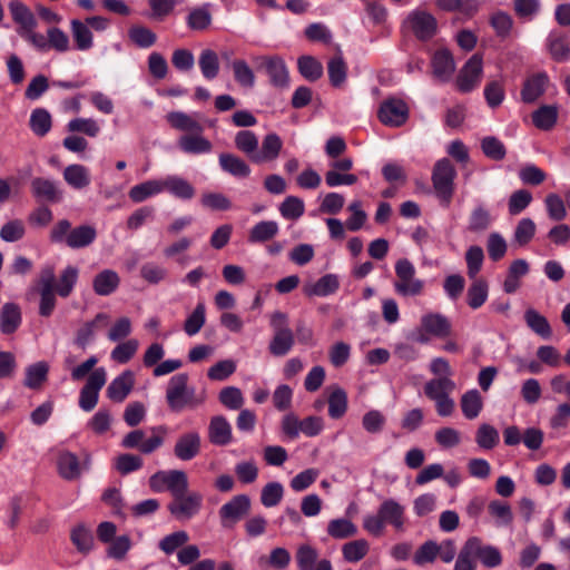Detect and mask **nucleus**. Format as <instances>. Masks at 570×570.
Here are the masks:
<instances>
[{"mask_svg": "<svg viewBox=\"0 0 570 570\" xmlns=\"http://www.w3.org/2000/svg\"><path fill=\"white\" fill-rule=\"evenodd\" d=\"M456 170L448 158H442L434 164L432 170V185L441 206L448 208L454 195V179Z\"/></svg>", "mask_w": 570, "mask_h": 570, "instance_id": "1", "label": "nucleus"}, {"mask_svg": "<svg viewBox=\"0 0 570 570\" xmlns=\"http://www.w3.org/2000/svg\"><path fill=\"white\" fill-rule=\"evenodd\" d=\"M415 267L407 258H400L395 263L396 282L395 292L402 296H417L424 289V282L415 278Z\"/></svg>", "mask_w": 570, "mask_h": 570, "instance_id": "2", "label": "nucleus"}, {"mask_svg": "<svg viewBox=\"0 0 570 570\" xmlns=\"http://www.w3.org/2000/svg\"><path fill=\"white\" fill-rule=\"evenodd\" d=\"M258 71H264L269 83L278 89L289 87V71L285 60L279 56H258L254 59Z\"/></svg>", "mask_w": 570, "mask_h": 570, "instance_id": "3", "label": "nucleus"}, {"mask_svg": "<svg viewBox=\"0 0 570 570\" xmlns=\"http://www.w3.org/2000/svg\"><path fill=\"white\" fill-rule=\"evenodd\" d=\"M149 487L154 492L169 491L175 497L179 492H187L188 478L180 470L158 471L150 476Z\"/></svg>", "mask_w": 570, "mask_h": 570, "instance_id": "4", "label": "nucleus"}, {"mask_svg": "<svg viewBox=\"0 0 570 570\" xmlns=\"http://www.w3.org/2000/svg\"><path fill=\"white\" fill-rule=\"evenodd\" d=\"M203 505V495L198 492H179L173 497L168 511L178 521H188L197 515Z\"/></svg>", "mask_w": 570, "mask_h": 570, "instance_id": "5", "label": "nucleus"}, {"mask_svg": "<svg viewBox=\"0 0 570 570\" xmlns=\"http://www.w3.org/2000/svg\"><path fill=\"white\" fill-rule=\"evenodd\" d=\"M250 510V499L246 494L235 495L223 504L218 511L220 524L225 529L233 528Z\"/></svg>", "mask_w": 570, "mask_h": 570, "instance_id": "6", "label": "nucleus"}, {"mask_svg": "<svg viewBox=\"0 0 570 570\" xmlns=\"http://www.w3.org/2000/svg\"><path fill=\"white\" fill-rule=\"evenodd\" d=\"M377 117L385 126L401 127L409 119V107L402 99L389 98L380 105Z\"/></svg>", "mask_w": 570, "mask_h": 570, "instance_id": "7", "label": "nucleus"}, {"mask_svg": "<svg viewBox=\"0 0 570 570\" xmlns=\"http://www.w3.org/2000/svg\"><path fill=\"white\" fill-rule=\"evenodd\" d=\"M189 376L187 373L173 375L166 387V402L171 412L179 413L185 410Z\"/></svg>", "mask_w": 570, "mask_h": 570, "instance_id": "8", "label": "nucleus"}, {"mask_svg": "<svg viewBox=\"0 0 570 570\" xmlns=\"http://www.w3.org/2000/svg\"><path fill=\"white\" fill-rule=\"evenodd\" d=\"M406 24L414 36L421 41L432 39L438 30L436 19L425 11H414L410 13L406 19Z\"/></svg>", "mask_w": 570, "mask_h": 570, "instance_id": "9", "label": "nucleus"}, {"mask_svg": "<svg viewBox=\"0 0 570 570\" xmlns=\"http://www.w3.org/2000/svg\"><path fill=\"white\" fill-rule=\"evenodd\" d=\"M30 190L36 200L40 203L58 204L63 196L59 184L45 177H35L30 183Z\"/></svg>", "mask_w": 570, "mask_h": 570, "instance_id": "10", "label": "nucleus"}, {"mask_svg": "<svg viewBox=\"0 0 570 570\" xmlns=\"http://www.w3.org/2000/svg\"><path fill=\"white\" fill-rule=\"evenodd\" d=\"M482 75V57L473 55L459 72L456 83L461 92L472 91L480 82Z\"/></svg>", "mask_w": 570, "mask_h": 570, "instance_id": "11", "label": "nucleus"}, {"mask_svg": "<svg viewBox=\"0 0 570 570\" xmlns=\"http://www.w3.org/2000/svg\"><path fill=\"white\" fill-rule=\"evenodd\" d=\"M298 570H333L328 559L318 560L317 550L309 544H301L295 553Z\"/></svg>", "mask_w": 570, "mask_h": 570, "instance_id": "12", "label": "nucleus"}, {"mask_svg": "<svg viewBox=\"0 0 570 570\" xmlns=\"http://www.w3.org/2000/svg\"><path fill=\"white\" fill-rule=\"evenodd\" d=\"M468 542L475 560H479L484 567L497 568L502 563V554L497 547L483 543L479 537H470Z\"/></svg>", "mask_w": 570, "mask_h": 570, "instance_id": "13", "label": "nucleus"}, {"mask_svg": "<svg viewBox=\"0 0 570 570\" xmlns=\"http://www.w3.org/2000/svg\"><path fill=\"white\" fill-rule=\"evenodd\" d=\"M208 441L216 446H226L233 441V429L224 415L210 419L207 429Z\"/></svg>", "mask_w": 570, "mask_h": 570, "instance_id": "14", "label": "nucleus"}, {"mask_svg": "<svg viewBox=\"0 0 570 570\" xmlns=\"http://www.w3.org/2000/svg\"><path fill=\"white\" fill-rule=\"evenodd\" d=\"M202 439L198 432L181 434L174 448V454L181 461H190L200 452Z\"/></svg>", "mask_w": 570, "mask_h": 570, "instance_id": "15", "label": "nucleus"}, {"mask_svg": "<svg viewBox=\"0 0 570 570\" xmlns=\"http://www.w3.org/2000/svg\"><path fill=\"white\" fill-rule=\"evenodd\" d=\"M549 77L546 72H538L528 77L521 89V100L524 104L535 102L546 91Z\"/></svg>", "mask_w": 570, "mask_h": 570, "instance_id": "16", "label": "nucleus"}, {"mask_svg": "<svg viewBox=\"0 0 570 570\" xmlns=\"http://www.w3.org/2000/svg\"><path fill=\"white\" fill-rule=\"evenodd\" d=\"M135 384V375L131 371L126 370L115 377L107 387V397L114 402H122L131 392Z\"/></svg>", "mask_w": 570, "mask_h": 570, "instance_id": "17", "label": "nucleus"}, {"mask_svg": "<svg viewBox=\"0 0 570 570\" xmlns=\"http://www.w3.org/2000/svg\"><path fill=\"white\" fill-rule=\"evenodd\" d=\"M340 279L335 274H326L314 283H306L303 286V293L307 297H326L337 292Z\"/></svg>", "mask_w": 570, "mask_h": 570, "instance_id": "18", "label": "nucleus"}, {"mask_svg": "<svg viewBox=\"0 0 570 570\" xmlns=\"http://www.w3.org/2000/svg\"><path fill=\"white\" fill-rule=\"evenodd\" d=\"M22 323L21 308L18 304L8 302L0 309V332L11 335L17 332Z\"/></svg>", "mask_w": 570, "mask_h": 570, "instance_id": "19", "label": "nucleus"}, {"mask_svg": "<svg viewBox=\"0 0 570 570\" xmlns=\"http://www.w3.org/2000/svg\"><path fill=\"white\" fill-rule=\"evenodd\" d=\"M431 65L434 77L443 82L450 80L455 70L453 56L448 49L436 50L432 57Z\"/></svg>", "mask_w": 570, "mask_h": 570, "instance_id": "20", "label": "nucleus"}, {"mask_svg": "<svg viewBox=\"0 0 570 570\" xmlns=\"http://www.w3.org/2000/svg\"><path fill=\"white\" fill-rule=\"evenodd\" d=\"M422 330L436 337H445L451 334L450 321L440 313H429L421 318Z\"/></svg>", "mask_w": 570, "mask_h": 570, "instance_id": "21", "label": "nucleus"}, {"mask_svg": "<svg viewBox=\"0 0 570 570\" xmlns=\"http://www.w3.org/2000/svg\"><path fill=\"white\" fill-rule=\"evenodd\" d=\"M283 147V141L275 132L267 134L262 142V149L254 155L253 163L262 164L275 160Z\"/></svg>", "mask_w": 570, "mask_h": 570, "instance_id": "22", "label": "nucleus"}, {"mask_svg": "<svg viewBox=\"0 0 570 570\" xmlns=\"http://www.w3.org/2000/svg\"><path fill=\"white\" fill-rule=\"evenodd\" d=\"M218 161L223 171L236 178H247L250 175L252 170L247 163L234 154L223 153Z\"/></svg>", "mask_w": 570, "mask_h": 570, "instance_id": "23", "label": "nucleus"}, {"mask_svg": "<svg viewBox=\"0 0 570 570\" xmlns=\"http://www.w3.org/2000/svg\"><path fill=\"white\" fill-rule=\"evenodd\" d=\"M404 507L393 499L382 502L379 512L384 523L393 525L396 530H401L404 525Z\"/></svg>", "mask_w": 570, "mask_h": 570, "instance_id": "24", "label": "nucleus"}, {"mask_svg": "<svg viewBox=\"0 0 570 570\" xmlns=\"http://www.w3.org/2000/svg\"><path fill=\"white\" fill-rule=\"evenodd\" d=\"M178 147L185 154L202 155L210 153L213 144L200 134H191L181 136L178 140Z\"/></svg>", "mask_w": 570, "mask_h": 570, "instance_id": "25", "label": "nucleus"}, {"mask_svg": "<svg viewBox=\"0 0 570 570\" xmlns=\"http://www.w3.org/2000/svg\"><path fill=\"white\" fill-rule=\"evenodd\" d=\"M527 326L538 336L543 340H550L552 336V328L546 316L540 314L537 309L530 307L525 309L523 315Z\"/></svg>", "mask_w": 570, "mask_h": 570, "instance_id": "26", "label": "nucleus"}, {"mask_svg": "<svg viewBox=\"0 0 570 570\" xmlns=\"http://www.w3.org/2000/svg\"><path fill=\"white\" fill-rule=\"evenodd\" d=\"M120 278L115 271L104 269L95 276L92 287L97 295L108 296L118 288Z\"/></svg>", "mask_w": 570, "mask_h": 570, "instance_id": "27", "label": "nucleus"}, {"mask_svg": "<svg viewBox=\"0 0 570 570\" xmlns=\"http://www.w3.org/2000/svg\"><path fill=\"white\" fill-rule=\"evenodd\" d=\"M58 471L62 479L72 481L80 476L81 466L76 454L69 451L60 453L58 458Z\"/></svg>", "mask_w": 570, "mask_h": 570, "instance_id": "28", "label": "nucleus"}, {"mask_svg": "<svg viewBox=\"0 0 570 570\" xmlns=\"http://www.w3.org/2000/svg\"><path fill=\"white\" fill-rule=\"evenodd\" d=\"M63 179L75 189L86 188L91 181L89 169L79 164L67 166L63 170Z\"/></svg>", "mask_w": 570, "mask_h": 570, "instance_id": "29", "label": "nucleus"}, {"mask_svg": "<svg viewBox=\"0 0 570 570\" xmlns=\"http://www.w3.org/2000/svg\"><path fill=\"white\" fill-rule=\"evenodd\" d=\"M198 66L206 80H214L218 76L220 69L217 52L212 49L202 50L198 57Z\"/></svg>", "mask_w": 570, "mask_h": 570, "instance_id": "30", "label": "nucleus"}, {"mask_svg": "<svg viewBox=\"0 0 570 570\" xmlns=\"http://www.w3.org/2000/svg\"><path fill=\"white\" fill-rule=\"evenodd\" d=\"M166 119L173 128L180 131L202 134L204 130L197 120L183 111H171L166 116Z\"/></svg>", "mask_w": 570, "mask_h": 570, "instance_id": "31", "label": "nucleus"}, {"mask_svg": "<svg viewBox=\"0 0 570 570\" xmlns=\"http://www.w3.org/2000/svg\"><path fill=\"white\" fill-rule=\"evenodd\" d=\"M278 224L274 220H262L255 224L248 234V242L261 244L273 239L278 234Z\"/></svg>", "mask_w": 570, "mask_h": 570, "instance_id": "32", "label": "nucleus"}, {"mask_svg": "<svg viewBox=\"0 0 570 570\" xmlns=\"http://www.w3.org/2000/svg\"><path fill=\"white\" fill-rule=\"evenodd\" d=\"M164 190L161 180H146L141 184L132 186L128 193L129 198L138 204L142 203L149 197L160 194Z\"/></svg>", "mask_w": 570, "mask_h": 570, "instance_id": "33", "label": "nucleus"}, {"mask_svg": "<svg viewBox=\"0 0 570 570\" xmlns=\"http://www.w3.org/2000/svg\"><path fill=\"white\" fill-rule=\"evenodd\" d=\"M454 387L455 383L451 379L441 376L426 382L424 393L430 400L439 401V399L449 396Z\"/></svg>", "mask_w": 570, "mask_h": 570, "instance_id": "34", "label": "nucleus"}, {"mask_svg": "<svg viewBox=\"0 0 570 570\" xmlns=\"http://www.w3.org/2000/svg\"><path fill=\"white\" fill-rule=\"evenodd\" d=\"M97 237L96 229L90 225L78 226L68 234L67 246L70 248H83L89 246Z\"/></svg>", "mask_w": 570, "mask_h": 570, "instance_id": "35", "label": "nucleus"}, {"mask_svg": "<svg viewBox=\"0 0 570 570\" xmlns=\"http://www.w3.org/2000/svg\"><path fill=\"white\" fill-rule=\"evenodd\" d=\"M108 316L105 313H98L96 317L85 323L76 334L75 344L85 350L95 338V331L100 323H107Z\"/></svg>", "mask_w": 570, "mask_h": 570, "instance_id": "36", "label": "nucleus"}, {"mask_svg": "<svg viewBox=\"0 0 570 570\" xmlns=\"http://www.w3.org/2000/svg\"><path fill=\"white\" fill-rule=\"evenodd\" d=\"M9 10L12 20L19 24L17 30H26L35 28L37 24L36 18L31 10L21 1L13 0L9 3Z\"/></svg>", "mask_w": 570, "mask_h": 570, "instance_id": "37", "label": "nucleus"}, {"mask_svg": "<svg viewBox=\"0 0 570 570\" xmlns=\"http://www.w3.org/2000/svg\"><path fill=\"white\" fill-rule=\"evenodd\" d=\"M461 410L465 419L473 420L483 409V401L476 389L466 391L460 401Z\"/></svg>", "mask_w": 570, "mask_h": 570, "instance_id": "38", "label": "nucleus"}, {"mask_svg": "<svg viewBox=\"0 0 570 570\" xmlns=\"http://www.w3.org/2000/svg\"><path fill=\"white\" fill-rule=\"evenodd\" d=\"M295 337L292 330H279L269 342V353L274 356H285L293 347Z\"/></svg>", "mask_w": 570, "mask_h": 570, "instance_id": "39", "label": "nucleus"}, {"mask_svg": "<svg viewBox=\"0 0 570 570\" xmlns=\"http://www.w3.org/2000/svg\"><path fill=\"white\" fill-rule=\"evenodd\" d=\"M164 190L180 199H191L195 196V188L184 178L178 176H168L161 180Z\"/></svg>", "mask_w": 570, "mask_h": 570, "instance_id": "40", "label": "nucleus"}, {"mask_svg": "<svg viewBox=\"0 0 570 570\" xmlns=\"http://www.w3.org/2000/svg\"><path fill=\"white\" fill-rule=\"evenodd\" d=\"M489 285L483 278H474L466 292V303L472 309L480 308L488 299Z\"/></svg>", "mask_w": 570, "mask_h": 570, "instance_id": "41", "label": "nucleus"}, {"mask_svg": "<svg viewBox=\"0 0 570 570\" xmlns=\"http://www.w3.org/2000/svg\"><path fill=\"white\" fill-rule=\"evenodd\" d=\"M49 366L46 362H37L26 368L24 386L31 390H38L47 381Z\"/></svg>", "mask_w": 570, "mask_h": 570, "instance_id": "42", "label": "nucleus"}, {"mask_svg": "<svg viewBox=\"0 0 570 570\" xmlns=\"http://www.w3.org/2000/svg\"><path fill=\"white\" fill-rule=\"evenodd\" d=\"M78 275V268L72 265H68L61 272L58 283L55 285V291L57 295H59L62 298L69 297L77 284Z\"/></svg>", "mask_w": 570, "mask_h": 570, "instance_id": "43", "label": "nucleus"}, {"mask_svg": "<svg viewBox=\"0 0 570 570\" xmlns=\"http://www.w3.org/2000/svg\"><path fill=\"white\" fill-rule=\"evenodd\" d=\"M235 81L243 88L252 89L255 86V73L244 59H235L230 62Z\"/></svg>", "mask_w": 570, "mask_h": 570, "instance_id": "44", "label": "nucleus"}, {"mask_svg": "<svg viewBox=\"0 0 570 570\" xmlns=\"http://www.w3.org/2000/svg\"><path fill=\"white\" fill-rule=\"evenodd\" d=\"M297 69L302 77L311 82L323 76V65L313 56H301L297 60Z\"/></svg>", "mask_w": 570, "mask_h": 570, "instance_id": "45", "label": "nucleus"}, {"mask_svg": "<svg viewBox=\"0 0 570 570\" xmlns=\"http://www.w3.org/2000/svg\"><path fill=\"white\" fill-rule=\"evenodd\" d=\"M51 115L45 108H36L30 115L29 126L32 132L39 137L46 136L51 129Z\"/></svg>", "mask_w": 570, "mask_h": 570, "instance_id": "46", "label": "nucleus"}, {"mask_svg": "<svg viewBox=\"0 0 570 570\" xmlns=\"http://www.w3.org/2000/svg\"><path fill=\"white\" fill-rule=\"evenodd\" d=\"M558 109L554 106L544 105L533 111L532 121L541 130H550L557 122Z\"/></svg>", "mask_w": 570, "mask_h": 570, "instance_id": "47", "label": "nucleus"}, {"mask_svg": "<svg viewBox=\"0 0 570 570\" xmlns=\"http://www.w3.org/2000/svg\"><path fill=\"white\" fill-rule=\"evenodd\" d=\"M327 73L333 87H341L345 82L347 66L341 53L330 59L327 62Z\"/></svg>", "mask_w": 570, "mask_h": 570, "instance_id": "48", "label": "nucleus"}, {"mask_svg": "<svg viewBox=\"0 0 570 570\" xmlns=\"http://www.w3.org/2000/svg\"><path fill=\"white\" fill-rule=\"evenodd\" d=\"M327 533L333 539H346L354 537L357 533V528L348 519H333L327 524Z\"/></svg>", "mask_w": 570, "mask_h": 570, "instance_id": "49", "label": "nucleus"}, {"mask_svg": "<svg viewBox=\"0 0 570 570\" xmlns=\"http://www.w3.org/2000/svg\"><path fill=\"white\" fill-rule=\"evenodd\" d=\"M189 541V534L184 531H175L165 535L159 542L158 548L167 556L173 554L179 548L181 549Z\"/></svg>", "mask_w": 570, "mask_h": 570, "instance_id": "50", "label": "nucleus"}, {"mask_svg": "<svg viewBox=\"0 0 570 570\" xmlns=\"http://www.w3.org/2000/svg\"><path fill=\"white\" fill-rule=\"evenodd\" d=\"M71 32L78 50L86 51L92 47V32L80 20L71 21Z\"/></svg>", "mask_w": 570, "mask_h": 570, "instance_id": "51", "label": "nucleus"}, {"mask_svg": "<svg viewBox=\"0 0 570 570\" xmlns=\"http://www.w3.org/2000/svg\"><path fill=\"white\" fill-rule=\"evenodd\" d=\"M235 146L253 161V157L258 149V138L250 130H240L235 136Z\"/></svg>", "mask_w": 570, "mask_h": 570, "instance_id": "52", "label": "nucleus"}, {"mask_svg": "<svg viewBox=\"0 0 570 570\" xmlns=\"http://www.w3.org/2000/svg\"><path fill=\"white\" fill-rule=\"evenodd\" d=\"M347 410V394L341 389L336 387L328 396V415L337 420L341 419Z\"/></svg>", "mask_w": 570, "mask_h": 570, "instance_id": "53", "label": "nucleus"}, {"mask_svg": "<svg viewBox=\"0 0 570 570\" xmlns=\"http://www.w3.org/2000/svg\"><path fill=\"white\" fill-rule=\"evenodd\" d=\"M488 511L491 517L497 519L498 527H507L512 523L513 513L509 503L500 500H492L488 504Z\"/></svg>", "mask_w": 570, "mask_h": 570, "instance_id": "54", "label": "nucleus"}, {"mask_svg": "<svg viewBox=\"0 0 570 570\" xmlns=\"http://www.w3.org/2000/svg\"><path fill=\"white\" fill-rule=\"evenodd\" d=\"M305 205L303 199L297 196H287L279 205V213L287 220H296L303 216Z\"/></svg>", "mask_w": 570, "mask_h": 570, "instance_id": "55", "label": "nucleus"}, {"mask_svg": "<svg viewBox=\"0 0 570 570\" xmlns=\"http://www.w3.org/2000/svg\"><path fill=\"white\" fill-rule=\"evenodd\" d=\"M206 322V307L204 303H198L184 323V331L188 336L199 333Z\"/></svg>", "mask_w": 570, "mask_h": 570, "instance_id": "56", "label": "nucleus"}, {"mask_svg": "<svg viewBox=\"0 0 570 570\" xmlns=\"http://www.w3.org/2000/svg\"><path fill=\"white\" fill-rule=\"evenodd\" d=\"M368 542L364 539H358L345 543L342 548V553L347 562H358L368 552Z\"/></svg>", "mask_w": 570, "mask_h": 570, "instance_id": "57", "label": "nucleus"}, {"mask_svg": "<svg viewBox=\"0 0 570 570\" xmlns=\"http://www.w3.org/2000/svg\"><path fill=\"white\" fill-rule=\"evenodd\" d=\"M492 223L491 215L483 206L475 207L469 216L468 229L472 233H481L490 227Z\"/></svg>", "mask_w": 570, "mask_h": 570, "instance_id": "58", "label": "nucleus"}, {"mask_svg": "<svg viewBox=\"0 0 570 570\" xmlns=\"http://www.w3.org/2000/svg\"><path fill=\"white\" fill-rule=\"evenodd\" d=\"M484 261V253L482 247L478 245H473L468 248L465 253V262H466V273L469 278H476L478 274L482 268V264Z\"/></svg>", "mask_w": 570, "mask_h": 570, "instance_id": "59", "label": "nucleus"}, {"mask_svg": "<svg viewBox=\"0 0 570 570\" xmlns=\"http://www.w3.org/2000/svg\"><path fill=\"white\" fill-rule=\"evenodd\" d=\"M475 441L481 449L492 450L500 441L499 432L492 425L483 423L476 431Z\"/></svg>", "mask_w": 570, "mask_h": 570, "instance_id": "60", "label": "nucleus"}, {"mask_svg": "<svg viewBox=\"0 0 570 570\" xmlns=\"http://www.w3.org/2000/svg\"><path fill=\"white\" fill-rule=\"evenodd\" d=\"M129 39L139 48H150L156 43L157 36L147 27L134 26L128 31Z\"/></svg>", "mask_w": 570, "mask_h": 570, "instance_id": "61", "label": "nucleus"}, {"mask_svg": "<svg viewBox=\"0 0 570 570\" xmlns=\"http://www.w3.org/2000/svg\"><path fill=\"white\" fill-rule=\"evenodd\" d=\"M284 487L279 482H268L261 492V502L265 508L276 507L283 499Z\"/></svg>", "mask_w": 570, "mask_h": 570, "instance_id": "62", "label": "nucleus"}, {"mask_svg": "<svg viewBox=\"0 0 570 570\" xmlns=\"http://www.w3.org/2000/svg\"><path fill=\"white\" fill-rule=\"evenodd\" d=\"M481 149L492 160H502L507 154L503 142L494 136L484 137L481 141Z\"/></svg>", "mask_w": 570, "mask_h": 570, "instance_id": "63", "label": "nucleus"}, {"mask_svg": "<svg viewBox=\"0 0 570 570\" xmlns=\"http://www.w3.org/2000/svg\"><path fill=\"white\" fill-rule=\"evenodd\" d=\"M532 202V194L527 189H519L511 194L508 202L510 215L521 214Z\"/></svg>", "mask_w": 570, "mask_h": 570, "instance_id": "64", "label": "nucleus"}]
</instances>
